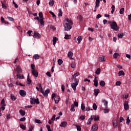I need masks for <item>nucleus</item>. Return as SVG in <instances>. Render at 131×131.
<instances>
[{
    "mask_svg": "<svg viewBox=\"0 0 131 131\" xmlns=\"http://www.w3.org/2000/svg\"><path fill=\"white\" fill-rule=\"evenodd\" d=\"M16 78L17 79H24V76L21 75V72H22V71H21V68L20 67H17L16 69Z\"/></svg>",
    "mask_w": 131,
    "mask_h": 131,
    "instance_id": "f257e3e1",
    "label": "nucleus"
},
{
    "mask_svg": "<svg viewBox=\"0 0 131 131\" xmlns=\"http://www.w3.org/2000/svg\"><path fill=\"white\" fill-rule=\"evenodd\" d=\"M110 24L111 26V28L112 29H114L116 31H117L118 29H119V27L117 26V24L115 21L111 22L110 21Z\"/></svg>",
    "mask_w": 131,
    "mask_h": 131,
    "instance_id": "f03ea898",
    "label": "nucleus"
},
{
    "mask_svg": "<svg viewBox=\"0 0 131 131\" xmlns=\"http://www.w3.org/2000/svg\"><path fill=\"white\" fill-rule=\"evenodd\" d=\"M30 103L31 104H39V100L38 98L35 99L34 98H30Z\"/></svg>",
    "mask_w": 131,
    "mask_h": 131,
    "instance_id": "7ed1b4c3",
    "label": "nucleus"
},
{
    "mask_svg": "<svg viewBox=\"0 0 131 131\" xmlns=\"http://www.w3.org/2000/svg\"><path fill=\"white\" fill-rule=\"evenodd\" d=\"M75 83H72L71 86L74 91H76V87L78 85V80L77 79H75Z\"/></svg>",
    "mask_w": 131,
    "mask_h": 131,
    "instance_id": "20e7f679",
    "label": "nucleus"
},
{
    "mask_svg": "<svg viewBox=\"0 0 131 131\" xmlns=\"http://www.w3.org/2000/svg\"><path fill=\"white\" fill-rule=\"evenodd\" d=\"M64 30H66V31H69L70 29L72 28L71 25L67 23H66V24L64 25Z\"/></svg>",
    "mask_w": 131,
    "mask_h": 131,
    "instance_id": "39448f33",
    "label": "nucleus"
},
{
    "mask_svg": "<svg viewBox=\"0 0 131 131\" xmlns=\"http://www.w3.org/2000/svg\"><path fill=\"white\" fill-rule=\"evenodd\" d=\"M95 5V9L94 10V12H97V8L100 7V0H96Z\"/></svg>",
    "mask_w": 131,
    "mask_h": 131,
    "instance_id": "423d86ee",
    "label": "nucleus"
},
{
    "mask_svg": "<svg viewBox=\"0 0 131 131\" xmlns=\"http://www.w3.org/2000/svg\"><path fill=\"white\" fill-rule=\"evenodd\" d=\"M91 120L94 119L95 121H99V120H100V117H99V116H96L95 115H93L91 116Z\"/></svg>",
    "mask_w": 131,
    "mask_h": 131,
    "instance_id": "0eeeda50",
    "label": "nucleus"
},
{
    "mask_svg": "<svg viewBox=\"0 0 131 131\" xmlns=\"http://www.w3.org/2000/svg\"><path fill=\"white\" fill-rule=\"evenodd\" d=\"M32 74L34 75L35 77H37L38 76V72H37V70H32Z\"/></svg>",
    "mask_w": 131,
    "mask_h": 131,
    "instance_id": "6e6552de",
    "label": "nucleus"
},
{
    "mask_svg": "<svg viewBox=\"0 0 131 131\" xmlns=\"http://www.w3.org/2000/svg\"><path fill=\"white\" fill-rule=\"evenodd\" d=\"M34 38H40V35L39 33L35 32L33 35Z\"/></svg>",
    "mask_w": 131,
    "mask_h": 131,
    "instance_id": "1a4fd4ad",
    "label": "nucleus"
},
{
    "mask_svg": "<svg viewBox=\"0 0 131 131\" xmlns=\"http://www.w3.org/2000/svg\"><path fill=\"white\" fill-rule=\"evenodd\" d=\"M19 95H20L21 97H25V96H26V92L24 90H20L19 91Z\"/></svg>",
    "mask_w": 131,
    "mask_h": 131,
    "instance_id": "9d476101",
    "label": "nucleus"
},
{
    "mask_svg": "<svg viewBox=\"0 0 131 131\" xmlns=\"http://www.w3.org/2000/svg\"><path fill=\"white\" fill-rule=\"evenodd\" d=\"M113 124L114 128H117V126L118 125L117 124V120H113Z\"/></svg>",
    "mask_w": 131,
    "mask_h": 131,
    "instance_id": "9b49d317",
    "label": "nucleus"
},
{
    "mask_svg": "<svg viewBox=\"0 0 131 131\" xmlns=\"http://www.w3.org/2000/svg\"><path fill=\"white\" fill-rule=\"evenodd\" d=\"M54 101L55 104H58V103H59V102L60 101V97H59L58 96H56L54 98Z\"/></svg>",
    "mask_w": 131,
    "mask_h": 131,
    "instance_id": "f8f14e48",
    "label": "nucleus"
},
{
    "mask_svg": "<svg viewBox=\"0 0 131 131\" xmlns=\"http://www.w3.org/2000/svg\"><path fill=\"white\" fill-rule=\"evenodd\" d=\"M61 127H66L67 126V122L63 121L61 123V124L59 125Z\"/></svg>",
    "mask_w": 131,
    "mask_h": 131,
    "instance_id": "ddd939ff",
    "label": "nucleus"
},
{
    "mask_svg": "<svg viewBox=\"0 0 131 131\" xmlns=\"http://www.w3.org/2000/svg\"><path fill=\"white\" fill-rule=\"evenodd\" d=\"M124 106L125 110H128V101H125L124 103Z\"/></svg>",
    "mask_w": 131,
    "mask_h": 131,
    "instance_id": "4468645a",
    "label": "nucleus"
},
{
    "mask_svg": "<svg viewBox=\"0 0 131 131\" xmlns=\"http://www.w3.org/2000/svg\"><path fill=\"white\" fill-rule=\"evenodd\" d=\"M98 61L99 62H105L106 61V58L105 56L100 57L98 58Z\"/></svg>",
    "mask_w": 131,
    "mask_h": 131,
    "instance_id": "2eb2a0df",
    "label": "nucleus"
},
{
    "mask_svg": "<svg viewBox=\"0 0 131 131\" xmlns=\"http://www.w3.org/2000/svg\"><path fill=\"white\" fill-rule=\"evenodd\" d=\"M40 23L41 26L43 27L45 26V21H43V18H40V20L38 21Z\"/></svg>",
    "mask_w": 131,
    "mask_h": 131,
    "instance_id": "dca6fc26",
    "label": "nucleus"
},
{
    "mask_svg": "<svg viewBox=\"0 0 131 131\" xmlns=\"http://www.w3.org/2000/svg\"><path fill=\"white\" fill-rule=\"evenodd\" d=\"M72 56H73V53H72V52L70 51L69 52L68 54V56L69 57V58H70L71 60H73V58H72Z\"/></svg>",
    "mask_w": 131,
    "mask_h": 131,
    "instance_id": "f3484780",
    "label": "nucleus"
},
{
    "mask_svg": "<svg viewBox=\"0 0 131 131\" xmlns=\"http://www.w3.org/2000/svg\"><path fill=\"white\" fill-rule=\"evenodd\" d=\"M102 102L104 104V106H105V109H106V108H108V102L104 99L102 100Z\"/></svg>",
    "mask_w": 131,
    "mask_h": 131,
    "instance_id": "a211bd4d",
    "label": "nucleus"
},
{
    "mask_svg": "<svg viewBox=\"0 0 131 131\" xmlns=\"http://www.w3.org/2000/svg\"><path fill=\"white\" fill-rule=\"evenodd\" d=\"M1 20L3 23H4L5 24L7 25H9V22L6 21V20H5V18L3 16L1 17Z\"/></svg>",
    "mask_w": 131,
    "mask_h": 131,
    "instance_id": "6ab92c4d",
    "label": "nucleus"
},
{
    "mask_svg": "<svg viewBox=\"0 0 131 131\" xmlns=\"http://www.w3.org/2000/svg\"><path fill=\"white\" fill-rule=\"evenodd\" d=\"M31 79L29 78V74H28V78H27V84H31Z\"/></svg>",
    "mask_w": 131,
    "mask_h": 131,
    "instance_id": "aec40b11",
    "label": "nucleus"
},
{
    "mask_svg": "<svg viewBox=\"0 0 131 131\" xmlns=\"http://www.w3.org/2000/svg\"><path fill=\"white\" fill-rule=\"evenodd\" d=\"M48 94H50V90L47 89L45 92H44V97H48Z\"/></svg>",
    "mask_w": 131,
    "mask_h": 131,
    "instance_id": "412c9836",
    "label": "nucleus"
},
{
    "mask_svg": "<svg viewBox=\"0 0 131 131\" xmlns=\"http://www.w3.org/2000/svg\"><path fill=\"white\" fill-rule=\"evenodd\" d=\"M54 4H55V1L54 0H50L49 3V5L50 6H51V7H53Z\"/></svg>",
    "mask_w": 131,
    "mask_h": 131,
    "instance_id": "4be33fe9",
    "label": "nucleus"
},
{
    "mask_svg": "<svg viewBox=\"0 0 131 131\" xmlns=\"http://www.w3.org/2000/svg\"><path fill=\"white\" fill-rule=\"evenodd\" d=\"M33 58L35 59V60H37L39 59V55L38 54H35L33 56Z\"/></svg>",
    "mask_w": 131,
    "mask_h": 131,
    "instance_id": "5701e85b",
    "label": "nucleus"
},
{
    "mask_svg": "<svg viewBox=\"0 0 131 131\" xmlns=\"http://www.w3.org/2000/svg\"><path fill=\"white\" fill-rule=\"evenodd\" d=\"M19 113L22 116H24V115L26 114L25 111H23V110H20L19 111Z\"/></svg>",
    "mask_w": 131,
    "mask_h": 131,
    "instance_id": "b1692460",
    "label": "nucleus"
},
{
    "mask_svg": "<svg viewBox=\"0 0 131 131\" xmlns=\"http://www.w3.org/2000/svg\"><path fill=\"white\" fill-rule=\"evenodd\" d=\"M57 40H58V38L54 37L53 39V46H55V45H56V42L57 41Z\"/></svg>",
    "mask_w": 131,
    "mask_h": 131,
    "instance_id": "393cba45",
    "label": "nucleus"
},
{
    "mask_svg": "<svg viewBox=\"0 0 131 131\" xmlns=\"http://www.w3.org/2000/svg\"><path fill=\"white\" fill-rule=\"evenodd\" d=\"M58 12H59V13H58V16L59 17H62V14H63V12H62V10L61 9H59L58 10Z\"/></svg>",
    "mask_w": 131,
    "mask_h": 131,
    "instance_id": "a878e982",
    "label": "nucleus"
},
{
    "mask_svg": "<svg viewBox=\"0 0 131 131\" xmlns=\"http://www.w3.org/2000/svg\"><path fill=\"white\" fill-rule=\"evenodd\" d=\"M124 36V33H122L121 34H118V38H122Z\"/></svg>",
    "mask_w": 131,
    "mask_h": 131,
    "instance_id": "bb28decb",
    "label": "nucleus"
},
{
    "mask_svg": "<svg viewBox=\"0 0 131 131\" xmlns=\"http://www.w3.org/2000/svg\"><path fill=\"white\" fill-rule=\"evenodd\" d=\"M124 75H125V74H124V72H123V71H120L118 73L119 76H121V75L124 76Z\"/></svg>",
    "mask_w": 131,
    "mask_h": 131,
    "instance_id": "cd10ccee",
    "label": "nucleus"
},
{
    "mask_svg": "<svg viewBox=\"0 0 131 131\" xmlns=\"http://www.w3.org/2000/svg\"><path fill=\"white\" fill-rule=\"evenodd\" d=\"M94 93H95L96 96H98L99 93H100V90L95 89L94 90Z\"/></svg>",
    "mask_w": 131,
    "mask_h": 131,
    "instance_id": "c85d7f7f",
    "label": "nucleus"
},
{
    "mask_svg": "<svg viewBox=\"0 0 131 131\" xmlns=\"http://www.w3.org/2000/svg\"><path fill=\"white\" fill-rule=\"evenodd\" d=\"M100 73H101V69L98 68L95 72L96 74H97L98 75H99V74H100Z\"/></svg>",
    "mask_w": 131,
    "mask_h": 131,
    "instance_id": "c756f323",
    "label": "nucleus"
},
{
    "mask_svg": "<svg viewBox=\"0 0 131 131\" xmlns=\"http://www.w3.org/2000/svg\"><path fill=\"white\" fill-rule=\"evenodd\" d=\"M92 130H97L98 129V125H94L92 128Z\"/></svg>",
    "mask_w": 131,
    "mask_h": 131,
    "instance_id": "7c9ffc66",
    "label": "nucleus"
},
{
    "mask_svg": "<svg viewBox=\"0 0 131 131\" xmlns=\"http://www.w3.org/2000/svg\"><path fill=\"white\" fill-rule=\"evenodd\" d=\"M64 38L65 39H70L71 38V35H66Z\"/></svg>",
    "mask_w": 131,
    "mask_h": 131,
    "instance_id": "2f4dec72",
    "label": "nucleus"
},
{
    "mask_svg": "<svg viewBox=\"0 0 131 131\" xmlns=\"http://www.w3.org/2000/svg\"><path fill=\"white\" fill-rule=\"evenodd\" d=\"M1 106H6V103H5V99H3L1 102Z\"/></svg>",
    "mask_w": 131,
    "mask_h": 131,
    "instance_id": "473e14b6",
    "label": "nucleus"
},
{
    "mask_svg": "<svg viewBox=\"0 0 131 131\" xmlns=\"http://www.w3.org/2000/svg\"><path fill=\"white\" fill-rule=\"evenodd\" d=\"M78 75H79V73L76 72V73H75L74 74V75H73V78H74V80L76 79V76H78Z\"/></svg>",
    "mask_w": 131,
    "mask_h": 131,
    "instance_id": "72a5a7b5",
    "label": "nucleus"
},
{
    "mask_svg": "<svg viewBox=\"0 0 131 131\" xmlns=\"http://www.w3.org/2000/svg\"><path fill=\"white\" fill-rule=\"evenodd\" d=\"M82 39H81V36H79L77 39V40H78V43H80V41H81Z\"/></svg>",
    "mask_w": 131,
    "mask_h": 131,
    "instance_id": "f704fd0d",
    "label": "nucleus"
},
{
    "mask_svg": "<svg viewBox=\"0 0 131 131\" xmlns=\"http://www.w3.org/2000/svg\"><path fill=\"white\" fill-rule=\"evenodd\" d=\"M81 109L82 110V111H84L85 109V106L84 105V104L82 103L81 105Z\"/></svg>",
    "mask_w": 131,
    "mask_h": 131,
    "instance_id": "c9c22d12",
    "label": "nucleus"
},
{
    "mask_svg": "<svg viewBox=\"0 0 131 131\" xmlns=\"http://www.w3.org/2000/svg\"><path fill=\"white\" fill-rule=\"evenodd\" d=\"M100 85L101 86H105V81L102 80L100 82Z\"/></svg>",
    "mask_w": 131,
    "mask_h": 131,
    "instance_id": "e433bc0d",
    "label": "nucleus"
},
{
    "mask_svg": "<svg viewBox=\"0 0 131 131\" xmlns=\"http://www.w3.org/2000/svg\"><path fill=\"white\" fill-rule=\"evenodd\" d=\"M75 107V106L73 104H72L71 105V112H74V111H75V109L74 108Z\"/></svg>",
    "mask_w": 131,
    "mask_h": 131,
    "instance_id": "4c0bfd02",
    "label": "nucleus"
},
{
    "mask_svg": "<svg viewBox=\"0 0 131 131\" xmlns=\"http://www.w3.org/2000/svg\"><path fill=\"white\" fill-rule=\"evenodd\" d=\"M20 127L24 130L26 129V127L24 124H20Z\"/></svg>",
    "mask_w": 131,
    "mask_h": 131,
    "instance_id": "58836bf2",
    "label": "nucleus"
},
{
    "mask_svg": "<svg viewBox=\"0 0 131 131\" xmlns=\"http://www.w3.org/2000/svg\"><path fill=\"white\" fill-rule=\"evenodd\" d=\"M58 65H62V64H63V60H62L61 59H59L58 60Z\"/></svg>",
    "mask_w": 131,
    "mask_h": 131,
    "instance_id": "ea45409f",
    "label": "nucleus"
},
{
    "mask_svg": "<svg viewBox=\"0 0 131 131\" xmlns=\"http://www.w3.org/2000/svg\"><path fill=\"white\" fill-rule=\"evenodd\" d=\"M11 99L12 100V101H15L16 100V99H17L16 98V97H15V96L13 95H11Z\"/></svg>",
    "mask_w": 131,
    "mask_h": 131,
    "instance_id": "a19ab883",
    "label": "nucleus"
},
{
    "mask_svg": "<svg viewBox=\"0 0 131 131\" xmlns=\"http://www.w3.org/2000/svg\"><path fill=\"white\" fill-rule=\"evenodd\" d=\"M124 12V8H122L120 10V11H119V13L121 15H122V14H123Z\"/></svg>",
    "mask_w": 131,
    "mask_h": 131,
    "instance_id": "79ce46f5",
    "label": "nucleus"
},
{
    "mask_svg": "<svg viewBox=\"0 0 131 131\" xmlns=\"http://www.w3.org/2000/svg\"><path fill=\"white\" fill-rule=\"evenodd\" d=\"M67 21H68V24H70V25H73V23L71 21V20H70L69 19H67Z\"/></svg>",
    "mask_w": 131,
    "mask_h": 131,
    "instance_id": "37998d69",
    "label": "nucleus"
},
{
    "mask_svg": "<svg viewBox=\"0 0 131 131\" xmlns=\"http://www.w3.org/2000/svg\"><path fill=\"white\" fill-rule=\"evenodd\" d=\"M76 126L77 127V129L78 131H81V127L78 125H76Z\"/></svg>",
    "mask_w": 131,
    "mask_h": 131,
    "instance_id": "c03bdc74",
    "label": "nucleus"
},
{
    "mask_svg": "<svg viewBox=\"0 0 131 131\" xmlns=\"http://www.w3.org/2000/svg\"><path fill=\"white\" fill-rule=\"evenodd\" d=\"M38 15L39 17L41 18V19H43V15L42 14V12H39Z\"/></svg>",
    "mask_w": 131,
    "mask_h": 131,
    "instance_id": "a18cd8bd",
    "label": "nucleus"
},
{
    "mask_svg": "<svg viewBox=\"0 0 131 131\" xmlns=\"http://www.w3.org/2000/svg\"><path fill=\"white\" fill-rule=\"evenodd\" d=\"M98 106H97V104L96 103H94L93 105V108L94 110H97V108Z\"/></svg>",
    "mask_w": 131,
    "mask_h": 131,
    "instance_id": "49530a36",
    "label": "nucleus"
},
{
    "mask_svg": "<svg viewBox=\"0 0 131 131\" xmlns=\"http://www.w3.org/2000/svg\"><path fill=\"white\" fill-rule=\"evenodd\" d=\"M1 4H2V8H3V9H7V6H6V5H5V4H4V3L3 2V1H1Z\"/></svg>",
    "mask_w": 131,
    "mask_h": 131,
    "instance_id": "de8ad7c7",
    "label": "nucleus"
},
{
    "mask_svg": "<svg viewBox=\"0 0 131 131\" xmlns=\"http://www.w3.org/2000/svg\"><path fill=\"white\" fill-rule=\"evenodd\" d=\"M129 122H130V120H129V117H127L126 118V124H129Z\"/></svg>",
    "mask_w": 131,
    "mask_h": 131,
    "instance_id": "09e8293b",
    "label": "nucleus"
},
{
    "mask_svg": "<svg viewBox=\"0 0 131 131\" xmlns=\"http://www.w3.org/2000/svg\"><path fill=\"white\" fill-rule=\"evenodd\" d=\"M49 13H50V14H51V15H52V17H53V18H56V15H55L54 12H53L52 11H49Z\"/></svg>",
    "mask_w": 131,
    "mask_h": 131,
    "instance_id": "8fccbe9b",
    "label": "nucleus"
},
{
    "mask_svg": "<svg viewBox=\"0 0 131 131\" xmlns=\"http://www.w3.org/2000/svg\"><path fill=\"white\" fill-rule=\"evenodd\" d=\"M7 19H8V20H9V21H14V18H13L12 17L8 16V17H7Z\"/></svg>",
    "mask_w": 131,
    "mask_h": 131,
    "instance_id": "3c124183",
    "label": "nucleus"
},
{
    "mask_svg": "<svg viewBox=\"0 0 131 131\" xmlns=\"http://www.w3.org/2000/svg\"><path fill=\"white\" fill-rule=\"evenodd\" d=\"M118 56H119V54L118 53H115V54L113 55L114 58H118Z\"/></svg>",
    "mask_w": 131,
    "mask_h": 131,
    "instance_id": "603ef678",
    "label": "nucleus"
},
{
    "mask_svg": "<svg viewBox=\"0 0 131 131\" xmlns=\"http://www.w3.org/2000/svg\"><path fill=\"white\" fill-rule=\"evenodd\" d=\"M104 113H109V109L105 108L103 110Z\"/></svg>",
    "mask_w": 131,
    "mask_h": 131,
    "instance_id": "864d4df0",
    "label": "nucleus"
},
{
    "mask_svg": "<svg viewBox=\"0 0 131 131\" xmlns=\"http://www.w3.org/2000/svg\"><path fill=\"white\" fill-rule=\"evenodd\" d=\"M31 67L32 69V70H35V66H34V64H31Z\"/></svg>",
    "mask_w": 131,
    "mask_h": 131,
    "instance_id": "5fc2aeb1",
    "label": "nucleus"
},
{
    "mask_svg": "<svg viewBox=\"0 0 131 131\" xmlns=\"http://www.w3.org/2000/svg\"><path fill=\"white\" fill-rule=\"evenodd\" d=\"M73 105H74V106H75V107H78V102H77V101H74Z\"/></svg>",
    "mask_w": 131,
    "mask_h": 131,
    "instance_id": "6e6d98bb",
    "label": "nucleus"
},
{
    "mask_svg": "<svg viewBox=\"0 0 131 131\" xmlns=\"http://www.w3.org/2000/svg\"><path fill=\"white\" fill-rule=\"evenodd\" d=\"M61 90H62V92H65V85H61Z\"/></svg>",
    "mask_w": 131,
    "mask_h": 131,
    "instance_id": "4d7b16f0",
    "label": "nucleus"
},
{
    "mask_svg": "<svg viewBox=\"0 0 131 131\" xmlns=\"http://www.w3.org/2000/svg\"><path fill=\"white\" fill-rule=\"evenodd\" d=\"M17 28L19 32H22V28H21V26H19L17 27Z\"/></svg>",
    "mask_w": 131,
    "mask_h": 131,
    "instance_id": "13d9d810",
    "label": "nucleus"
},
{
    "mask_svg": "<svg viewBox=\"0 0 131 131\" xmlns=\"http://www.w3.org/2000/svg\"><path fill=\"white\" fill-rule=\"evenodd\" d=\"M13 5H14V7L15 8V9H18V5L16 4V3H15V2L13 1Z\"/></svg>",
    "mask_w": 131,
    "mask_h": 131,
    "instance_id": "bf43d9fd",
    "label": "nucleus"
},
{
    "mask_svg": "<svg viewBox=\"0 0 131 131\" xmlns=\"http://www.w3.org/2000/svg\"><path fill=\"white\" fill-rule=\"evenodd\" d=\"M50 27L51 29H53V30H56V28L55 27V26H54L53 25H51V26H50Z\"/></svg>",
    "mask_w": 131,
    "mask_h": 131,
    "instance_id": "052dcab7",
    "label": "nucleus"
},
{
    "mask_svg": "<svg viewBox=\"0 0 131 131\" xmlns=\"http://www.w3.org/2000/svg\"><path fill=\"white\" fill-rule=\"evenodd\" d=\"M34 128V127L33 125H31L29 129V131H32L33 130V128Z\"/></svg>",
    "mask_w": 131,
    "mask_h": 131,
    "instance_id": "680f3d73",
    "label": "nucleus"
},
{
    "mask_svg": "<svg viewBox=\"0 0 131 131\" xmlns=\"http://www.w3.org/2000/svg\"><path fill=\"white\" fill-rule=\"evenodd\" d=\"M71 68H75V63H72L71 64Z\"/></svg>",
    "mask_w": 131,
    "mask_h": 131,
    "instance_id": "e2e57ef3",
    "label": "nucleus"
},
{
    "mask_svg": "<svg viewBox=\"0 0 131 131\" xmlns=\"http://www.w3.org/2000/svg\"><path fill=\"white\" fill-rule=\"evenodd\" d=\"M20 121H25L26 120V118L23 117L19 119Z\"/></svg>",
    "mask_w": 131,
    "mask_h": 131,
    "instance_id": "0e129e2a",
    "label": "nucleus"
},
{
    "mask_svg": "<svg viewBox=\"0 0 131 131\" xmlns=\"http://www.w3.org/2000/svg\"><path fill=\"white\" fill-rule=\"evenodd\" d=\"M93 120H92V119H89L88 120V122H87V124L88 125H90V124H91V122H92V121Z\"/></svg>",
    "mask_w": 131,
    "mask_h": 131,
    "instance_id": "69168bd1",
    "label": "nucleus"
},
{
    "mask_svg": "<svg viewBox=\"0 0 131 131\" xmlns=\"http://www.w3.org/2000/svg\"><path fill=\"white\" fill-rule=\"evenodd\" d=\"M99 84V83L97 82H94V85H95V86H96V88L98 86Z\"/></svg>",
    "mask_w": 131,
    "mask_h": 131,
    "instance_id": "338daca9",
    "label": "nucleus"
},
{
    "mask_svg": "<svg viewBox=\"0 0 131 131\" xmlns=\"http://www.w3.org/2000/svg\"><path fill=\"white\" fill-rule=\"evenodd\" d=\"M36 123H41V121L40 120L36 119L35 120Z\"/></svg>",
    "mask_w": 131,
    "mask_h": 131,
    "instance_id": "774afa93",
    "label": "nucleus"
}]
</instances>
